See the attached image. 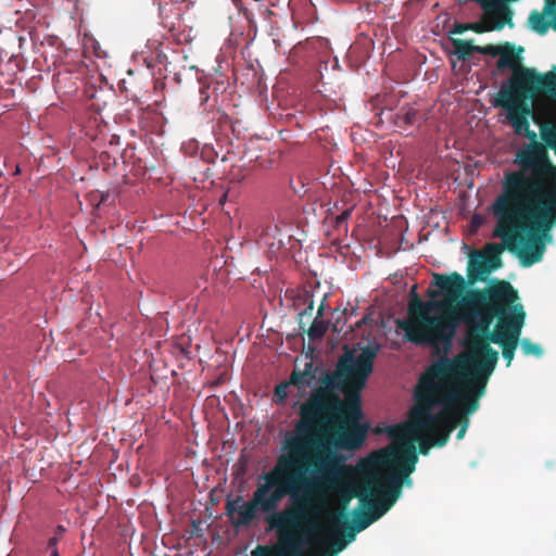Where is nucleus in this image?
Listing matches in <instances>:
<instances>
[{
	"mask_svg": "<svg viewBox=\"0 0 556 556\" xmlns=\"http://www.w3.org/2000/svg\"><path fill=\"white\" fill-rule=\"evenodd\" d=\"M403 483L412 484V480L397 475H387L376 496L368 497L364 507L368 510L356 509L353 513L352 526L356 531H363L381 518L397 501L402 493Z\"/></svg>",
	"mask_w": 556,
	"mask_h": 556,
	"instance_id": "nucleus-9",
	"label": "nucleus"
},
{
	"mask_svg": "<svg viewBox=\"0 0 556 556\" xmlns=\"http://www.w3.org/2000/svg\"><path fill=\"white\" fill-rule=\"evenodd\" d=\"M521 350L525 355H534L540 357L543 354V350L539 344L532 343L529 339L521 341Z\"/></svg>",
	"mask_w": 556,
	"mask_h": 556,
	"instance_id": "nucleus-22",
	"label": "nucleus"
},
{
	"mask_svg": "<svg viewBox=\"0 0 556 556\" xmlns=\"http://www.w3.org/2000/svg\"><path fill=\"white\" fill-rule=\"evenodd\" d=\"M200 100H201V104H204L207 102L210 96L207 93V87L203 86L200 88Z\"/></svg>",
	"mask_w": 556,
	"mask_h": 556,
	"instance_id": "nucleus-26",
	"label": "nucleus"
},
{
	"mask_svg": "<svg viewBox=\"0 0 556 556\" xmlns=\"http://www.w3.org/2000/svg\"><path fill=\"white\" fill-rule=\"evenodd\" d=\"M523 48L518 49L510 42L503 45H486L484 55L498 56L496 68L500 72L510 70L511 74L506 79L493 102H502L514 98H520L525 94H543L551 101H556V67L555 71L540 73L533 67L521 64L520 54Z\"/></svg>",
	"mask_w": 556,
	"mask_h": 556,
	"instance_id": "nucleus-8",
	"label": "nucleus"
},
{
	"mask_svg": "<svg viewBox=\"0 0 556 556\" xmlns=\"http://www.w3.org/2000/svg\"><path fill=\"white\" fill-rule=\"evenodd\" d=\"M337 324H338V323H336V324L333 325V330H334V331H339V330H338V327H337Z\"/></svg>",
	"mask_w": 556,
	"mask_h": 556,
	"instance_id": "nucleus-30",
	"label": "nucleus"
},
{
	"mask_svg": "<svg viewBox=\"0 0 556 556\" xmlns=\"http://www.w3.org/2000/svg\"><path fill=\"white\" fill-rule=\"evenodd\" d=\"M495 230H496V226L494 227V230H493V237L502 239L503 243L502 244L495 243V242L488 243L484 248V252H482L486 256L488 263L490 264L491 268H493V270H495L502 265L501 253L504 249H507L510 252L517 253L520 258L521 264L526 267H529L530 265H526L521 257L522 251L526 249V243L518 242L516 244V248L510 250V249H508L506 242L504 241V239L502 237L495 236Z\"/></svg>",
	"mask_w": 556,
	"mask_h": 556,
	"instance_id": "nucleus-12",
	"label": "nucleus"
},
{
	"mask_svg": "<svg viewBox=\"0 0 556 556\" xmlns=\"http://www.w3.org/2000/svg\"><path fill=\"white\" fill-rule=\"evenodd\" d=\"M418 111L412 106L403 108L400 113L396 114L395 124L399 127L405 128L413 126L417 119Z\"/></svg>",
	"mask_w": 556,
	"mask_h": 556,
	"instance_id": "nucleus-18",
	"label": "nucleus"
},
{
	"mask_svg": "<svg viewBox=\"0 0 556 556\" xmlns=\"http://www.w3.org/2000/svg\"><path fill=\"white\" fill-rule=\"evenodd\" d=\"M432 285L439 290H428L430 298L443 295L439 302H424L412 289L413 299L408 306V319H399L397 328L414 344H451L462 317V294L466 289L465 278L454 271L450 275L433 274Z\"/></svg>",
	"mask_w": 556,
	"mask_h": 556,
	"instance_id": "nucleus-6",
	"label": "nucleus"
},
{
	"mask_svg": "<svg viewBox=\"0 0 556 556\" xmlns=\"http://www.w3.org/2000/svg\"><path fill=\"white\" fill-rule=\"evenodd\" d=\"M470 30L469 23H455L453 28L451 29V34H464L465 31Z\"/></svg>",
	"mask_w": 556,
	"mask_h": 556,
	"instance_id": "nucleus-24",
	"label": "nucleus"
},
{
	"mask_svg": "<svg viewBox=\"0 0 556 556\" xmlns=\"http://www.w3.org/2000/svg\"><path fill=\"white\" fill-rule=\"evenodd\" d=\"M418 456L412 444L402 443L396 447H382L362 458L355 467L339 464L336 452L323 445V455L314 457L312 476H305V464L294 465L291 472L295 491L293 501L280 513L269 517L271 529L278 531L279 539L290 546L295 545V533L316 529L317 519L329 504V496L339 500L337 510L327 516L331 526L346 523L350 502L357 497L362 506L368 497L376 496L384 477L378 469L391 470L389 475L408 478L416 468Z\"/></svg>",
	"mask_w": 556,
	"mask_h": 556,
	"instance_id": "nucleus-1",
	"label": "nucleus"
},
{
	"mask_svg": "<svg viewBox=\"0 0 556 556\" xmlns=\"http://www.w3.org/2000/svg\"><path fill=\"white\" fill-rule=\"evenodd\" d=\"M493 105L506 111V118L515 132L525 135L530 141L517 151L514 163L518 169L504 174L501 192L492 204L496 218L495 236H498L519 199L523 198L532 175L543 170L556 172L549 147L542 140V131H556V100L531 93L493 102Z\"/></svg>",
	"mask_w": 556,
	"mask_h": 556,
	"instance_id": "nucleus-4",
	"label": "nucleus"
},
{
	"mask_svg": "<svg viewBox=\"0 0 556 556\" xmlns=\"http://www.w3.org/2000/svg\"><path fill=\"white\" fill-rule=\"evenodd\" d=\"M29 37H30V40L34 41L33 30H29Z\"/></svg>",
	"mask_w": 556,
	"mask_h": 556,
	"instance_id": "nucleus-29",
	"label": "nucleus"
},
{
	"mask_svg": "<svg viewBox=\"0 0 556 556\" xmlns=\"http://www.w3.org/2000/svg\"><path fill=\"white\" fill-rule=\"evenodd\" d=\"M451 43L454 48L453 53L459 61H467L473 53H480L484 55L486 50L485 46H476L471 41H467L459 38H451Z\"/></svg>",
	"mask_w": 556,
	"mask_h": 556,
	"instance_id": "nucleus-15",
	"label": "nucleus"
},
{
	"mask_svg": "<svg viewBox=\"0 0 556 556\" xmlns=\"http://www.w3.org/2000/svg\"><path fill=\"white\" fill-rule=\"evenodd\" d=\"M323 312H324V304H320V306L318 307V311H317V316L315 318L320 319V317L323 316Z\"/></svg>",
	"mask_w": 556,
	"mask_h": 556,
	"instance_id": "nucleus-27",
	"label": "nucleus"
},
{
	"mask_svg": "<svg viewBox=\"0 0 556 556\" xmlns=\"http://www.w3.org/2000/svg\"><path fill=\"white\" fill-rule=\"evenodd\" d=\"M301 303L305 305V308L298 314V323L299 329L305 331L306 325L308 324L314 309V301L312 295L308 292H305L296 300L295 305Z\"/></svg>",
	"mask_w": 556,
	"mask_h": 556,
	"instance_id": "nucleus-17",
	"label": "nucleus"
},
{
	"mask_svg": "<svg viewBox=\"0 0 556 556\" xmlns=\"http://www.w3.org/2000/svg\"><path fill=\"white\" fill-rule=\"evenodd\" d=\"M346 547V542H332L331 549L324 552L320 556H337V554Z\"/></svg>",
	"mask_w": 556,
	"mask_h": 556,
	"instance_id": "nucleus-23",
	"label": "nucleus"
},
{
	"mask_svg": "<svg viewBox=\"0 0 556 556\" xmlns=\"http://www.w3.org/2000/svg\"><path fill=\"white\" fill-rule=\"evenodd\" d=\"M410 419V425H396L389 429V435L393 443L388 447H396L402 443H408L415 447L414 443L408 440L409 437H413L414 440L419 441V453L427 455L432 446H438L435 443L438 434L432 428L419 430L414 427V409ZM414 452L416 453V448H414Z\"/></svg>",
	"mask_w": 556,
	"mask_h": 556,
	"instance_id": "nucleus-10",
	"label": "nucleus"
},
{
	"mask_svg": "<svg viewBox=\"0 0 556 556\" xmlns=\"http://www.w3.org/2000/svg\"><path fill=\"white\" fill-rule=\"evenodd\" d=\"M18 173H21V167H20V165H16L15 170H14V174L16 175V174H18Z\"/></svg>",
	"mask_w": 556,
	"mask_h": 556,
	"instance_id": "nucleus-28",
	"label": "nucleus"
},
{
	"mask_svg": "<svg viewBox=\"0 0 556 556\" xmlns=\"http://www.w3.org/2000/svg\"><path fill=\"white\" fill-rule=\"evenodd\" d=\"M328 329V325L325 320L315 318L305 331L309 340L315 341L321 339Z\"/></svg>",
	"mask_w": 556,
	"mask_h": 556,
	"instance_id": "nucleus-19",
	"label": "nucleus"
},
{
	"mask_svg": "<svg viewBox=\"0 0 556 556\" xmlns=\"http://www.w3.org/2000/svg\"><path fill=\"white\" fill-rule=\"evenodd\" d=\"M318 370V366H315L313 362H307L305 363L303 370L294 369L291 372L290 383H292V386H294L299 391H302L306 387L312 386V381L315 380Z\"/></svg>",
	"mask_w": 556,
	"mask_h": 556,
	"instance_id": "nucleus-14",
	"label": "nucleus"
},
{
	"mask_svg": "<svg viewBox=\"0 0 556 556\" xmlns=\"http://www.w3.org/2000/svg\"><path fill=\"white\" fill-rule=\"evenodd\" d=\"M328 528L331 533L332 542H346V545L355 540L356 533L358 532L349 521L346 523H334V526L328 522Z\"/></svg>",
	"mask_w": 556,
	"mask_h": 556,
	"instance_id": "nucleus-16",
	"label": "nucleus"
},
{
	"mask_svg": "<svg viewBox=\"0 0 556 556\" xmlns=\"http://www.w3.org/2000/svg\"><path fill=\"white\" fill-rule=\"evenodd\" d=\"M454 359L442 357L420 376L415 390L414 427L432 428L438 446H444L460 425L456 438L463 439L469 426L468 415L478 410L479 388L458 376Z\"/></svg>",
	"mask_w": 556,
	"mask_h": 556,
	"instance_id": "nucleus-5",
	"label": "nucleus"
},
{
	"mask_svg": "<svg viewBox=\"0 0 556 556\" xmlns=\"http://www.w3.org/2000/svg\"><path fill=\"white\" fill-rule=\"evenodd\" d=\"M292 386L290 379L282 381L275 387L274 396L276 397L277 404H283L288 397V388Z\"/></svg>",
	"mask_w": 556,
	"mask_h": 556,
	"instance_id": "nucleus-21",
	"label": "nucleus"
},
{
	"mask_svg": "<svg viewBox=\"0 0 556 556\" xmlns=\"http://www.w3.org/2000/svg\"><path fill=\"white\" fill-rule=\"evenodd\" d=\"M64 531H65V529L62 526H58L55 528L53 536L49 538V540H48L47 547H46V554H48L49 556H59V551H58L56 545H58L62 534L64 533Z\"/></svg>",
	"mask_w": 556,
	"mask_h": 556,
	"instance_id": "nucleus-20",
	"label": "nucleus"
},
{
	"mask_svg": "<svg viewBox=\"0 0 556 556\" xmlns=\"http://www.w3.org/2000/svg\"><path fill=\"white\" fill-rule=\"evenodd\" d=\"M351 208L344 210L340 215L336 217V226L340 227L341 224L345 223L351 215Z\"/></svg>",
	"mask_w": 556,
	"mask_h": 556,
	"instance_id": "nucleus-25",
	"label": "nucleus"
},
{
	"mask_svg": "<svg viewBox=\"0 0 556 556\" xmlns=\"http://www.w3.org/2000/svg\"><path fill=\"white\" fill-rule=\"evenodd\" d=\"M517 301L518 291L513 285L498 279L491 280L483 289H470L462 298L468 353L456 364L459 378L479 388L478 396L484 395L498 361V352L490 343L502 348L507 367L514 359L526 319L523 306Z\"/></svg>",
	"mask_w": 556,
	"mask_h": 556,
	"instance_id": "nucleus-3",
	"label": "nucleus"
},
{
	"mask_svg": "<svg viewBox=\"0 0 556 556\" xmlns=\"http://www.w3.org/2000/svg\"><path fill=\"white\" fill-rule=\"evenodd\" d=\"M289 459L283 454L279 455L274 467L262 473L258 479L263 480L249 502H244L243 497L238 495L226 502V515L229 517L231 525L236 528L248 527L257 517V513L268 514L265 518L278 514L279 504L285 497H289V503L293 501V478ZM268 525L269 522L266 521Z\"/></svg>",
	"mask_w": 556,
	"mask_h": 556,
	"instance_id": "nucleus-7",
	"label": "nucleus"
},
{
	"mask_svg": "<svg viewBox=\"0 0 556 556\" xmlns=\"http://www.w3.org/2000/svg\"><path fill=\"white\" fill-rule=\"evenodd\" d=\"M377 349L366 346L354 356L344 353L334 370L321 369L318 387L300 404V419L294 431L282 443L283 456L290 465L306 464L308 453L323 455V445L342 451L359 450L368 432L362 422L361 392L372 372Z\"/></svg>",
	"mask_w": 556,
	"mask_h": 556,
	"instance_id": "nucleus-2",
	"label": "nucleus"
},
{
	"mask_svg": "<svg viewBox=\"0 0 556 556\" xmlns=\"http://www.w3.org/2000/svg\"><path fill=\"white\" fill-rule=\"evenodd\" d=\"M492 271L493 268H491L486 256L482 252H473L470 255L467 271L469 283L485 281Z\"/></svg>",
	"mask_w": 556,
	"mask_h": 556,
	"instance_id": "nucleus-13",
	"label": "nucleus"
},
{
	"mask_svg": "<svg viewBox=\"0 0 556 556\" xmlns=\"http://www.w3.org/2000/svg\"><path fill=\"white\" fill-rule=\"evenodd\" d=\"M528 22L539 35H545L549 27L556 31V0H545L543 11H531Z\"/></svg>",
	"mask_w": 556,
	"mask_h": 556,
	"instance_id": "nucleus-11",
	"label": "nucleus"
}]
</instances>
